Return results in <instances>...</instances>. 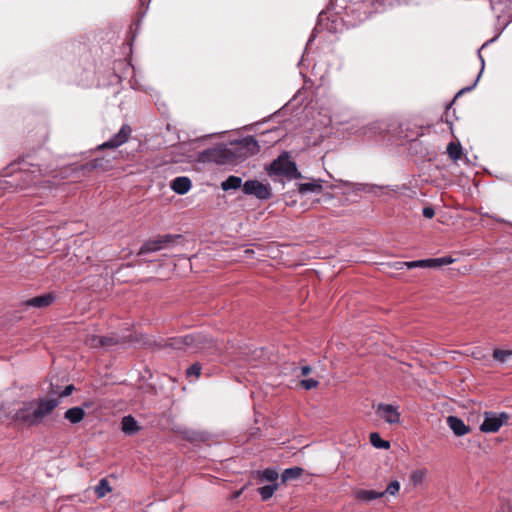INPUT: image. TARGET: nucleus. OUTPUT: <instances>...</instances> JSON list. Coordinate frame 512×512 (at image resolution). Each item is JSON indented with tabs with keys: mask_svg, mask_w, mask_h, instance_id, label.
Listing matches in <instances>:
<instances>
[{
	"mask_svg": "<svg viewBox=\"0 0 512 512\" xmlns=\"http://www.w3.org/2000/svg\"><path fill=\"white\" fill-rule=\"evenodd\" d=\"M377 415L389 424H397L400 422V413L397 407L391 404H379L376 409Z\"/></svg>",
	"mask_w": 512,
	"mask_h": 512,
	"instance_id": "obj_8",
	"label": "nucleus"
},
{
	"mask_svg": "<svg viewBox=\"0 0 512 512\" xmlns=\"http://www.w3.org/2000/svg\"><path fill=\"white\" fill-rule=\"evenodd\" d=\"M311 370L312 369L310 366H303V367H301V375L307 376L311 372Z\"/></svg>",
	"mask_w": 512,
	"mask_h": 512,
	"instance_id": "obj_36",
	"label": "nucleus"
},
{
	"mask_svg": "<svg viewBox=\"0 0 512 512\" xmlns=\"http://www.w3.org/2000/svg\"><path fill=\"white\" fill-rule=\"evenodd\" d=\"M258 476L265 481L275 482L278 479V472L274 469H265L258 472Z\"/></svg>",
	"mask_w": 512,
	"mask_h": 512,
	"instance_id": "obj_26",
	"label": "nucleus"
},
{
	"mask_svg": "<svg viewBox=\"0 0 512 512\" xmlns=\"http://www.w3.org/2000/svg\"><path fill=\"white\" fill-rule=\"evenodd\" d=\"M510 356H512V350L495 349L493 352V358L499 362H505Z\"/></svg>",
	"mask_w": 512,
	"mask_h": 512,
	"instance_id": "obj_28",
	"label": "nucleus"
},
{
	"mask_svg": "<svg viewBox=\"0 0 512 512\" xmlns=\"http://www.w3.org/2000/svg\"><path fill=\"white\" fill-rule=\"evenodd\" d=\"M41 176V172L39 168L33 166V169L30 171H24L21 173V178L29 185L30 183L35 182Z\"/></svg>",
	"mask_w": 512,
	"mask_h": 512,
	"instance_id": "obj_21",
	"label": "nucleus"
},
{
	"mask_svg": "<svg viewBox=\"0 0 512 512\" xmlns=\"http://www.w3.org/2000/svg\"><path fill=\"white\" fill-rule=\"evenodd\" d=\"M447 153L453 160L460 159L462 153L460 144H456L454 142L449 143L447 147Z\"/></svg>",
	"mask_w": 512,
	"mask_h": 512,
	"instance_id": "obj_27",
	"label": "nucleus"
},
{
	"mask_svg": "<svg viewBox=\"0 0 512 512\" xmlns=\"http://www.w3.org/2000/svg\"><path fill=\"white\" fill-rule=\"evenodd\" d=\"M400 490V483L399 481L397 480H394L392 482H390V484L387 486V488L385 489V495L388 494V495H391V496H395Z\"/></svg>",
	"mask_w": 512,
	"mask_h": 512,
	"instance_id": "obj_30",
	"label": "nucleus"
},
{
	"mask_svg": "<svg viewBox=\"0 0 512 512\" xmlns=\"http://www.w3.org/2000/svg\"><path fill=\"white\" fill-rule=\"evenodd\" d=\"M422 213H423V216L425 218H428V219L433 218L434 215H435V211H434V209L432 207H425V208H423Z\"/></svg>",
	"mask_w": 512,
	"mask_h": 512,
	"instance_id": "obj_34",
	"label": "nucleus"
},
{
	"mask_svg": "<svg viewBox=\"0 0 512 512\" xmlns=\"http://www.w3.org/2000/svg\"><path fill=\"white\" fill-rule=\"evenodd\" d=\"M426 476L425 470H416L411 473L410 479L414 485H420Z\"/></svg>",
	"mask_w": 512,
	"mask_h": 512,
	"instance_id": "obj_29",
	"label": "nucleus"
},
{
	"mask_svg": "<svg viewBox=\"0 0 512 512\" xmlns=\"http://www.w3.org/2000/svg\"><path fill=\"white\" fill-rule=\"evenodd\" d=\"M385 492H377L374 490L359 489L355 492V498L362 502H370L372 500L381 498Z\"/></svg>",
	"mask_w": 512,
	"mask_h": 512,
	"instance_id": "obj_14",
	"label": "nucleus"
},
{
	"mask_svg": "<svg viewBox=\"0 0 512 512\" xmlns=\"http://www.w3.org/2000/svg\"><path fill=\"white\" fill-rule=\"evenodd\" d=\"M191 186V180L188 177L184 176L176 177L171 182V189L179 195L186 194L191 189Z\"/></svg>",
	"mask_w": 512,
	"mask_h": 512,
	"instance_id": "obj_11",
	"label": "nucleus"
},
{
	"mask_svg": "<svg viewBox=\"0 0 512 512\" xmlns=\"http://www.w3.org/2000/svg\"><path fill=\"white\" fill-rule=\"evenodd\" d=\"M370 442L371 444L378 449H389L390 443L386 440H383L380 435L376 432L370 434Z\"/></svg>",
	"mask_w": 512,
	"mask_h": 512,
	"instance_id": "obj_22",
	"label": "nucleus"
},
{
	"mask_svg": "<svg viewBox=\"0 0 512 512\" xmlns=\"http://www.w3.org/2000/svg\"><path fill=\"white\" fill-rule=\"evenodd\" d=\"M242 186V179L237 176H229L225 181L221 183V188L224 191L236 190Z\"/></svg>",
	"mask_w": 512,
	"mask_h": 512,
	"instance_id": "obj_17",
	"label": "nucleus"
},
{
	"mask_svg": "<svg viewBox=\"0 0 512 512\" xmlns=\"http://www.w3.org/2000/svg\"><path fill=\"white\" fill-rule=\"evenodd\" d=\"M269 174L286 176L294 179L301 177V174L297 170L296 164L290 161L287 154L280 155L270 164Z\"/></svg>",
	"mask_w": 512,
	"mask_h": 512,
	"instance_id": "obj_4",
	"label": "nucleus"
},
{
	"mask_svg": "<svg viewBox=\"0 0 512 512\" xmlns=\"http://www.w3.org/2000/svg\"><path fill=\"white\" fill-rule=\"evenodd\" d=\"M187 376H194L198 378L201 373V366L198 363L193 364L187 369Z\"/></svg>",
	"mask_w": 512,
	"mask_h": 512,
	"instance_id": "obj_32",
	"label": "nucleus"
},
{
	"mask_svg": "<svg viewBox=\"0 0 512 512\" xmlns=\"http://www.w3.org/2000/svg\"><path fill=\"white\" fill-rule=\"evenodd\" d=\"M174 237L171 235L160 236L156 239L146 241L140 248L138 255L145 253L157 252L164 248H167L173 241Z\"/></svg>",
	"mask_w": 512,
	"mask_h": 512,
	"instance_id": "obj_7",
	"label": "nucleus"
},
{
	"mask_svg": "<svg viewBox=\"0 0 512 512\" xmlns=\"http://www.w3.org/2000/svg\"><path fill=\"white\" fill-rule=\"evenodd\" d=\"M121 429L125 434L132 435L137 433L140 427L132 416H125L121 421Z\"/></svg>",
	"mask_w": 512,
	"mask_h": 512,
	"instance_id": "obj_15",
	"label": "nucleus"
},
{
	"mask_svg": "<svg viewBox=\"0 0 512 512\" xmlns=\"http://www.w3.org/2000/svg\"><path fill=\"white\" fill-rule=\"evenodd\" d=\"M59 404L58 399H39L25 402L14 415V421L25 427L40 424Z\"/></svg>",
	"mask_w": 512,
	"mask_h": 512,
	"instance_id": "obj_2",
	"label": "nucleus"
},
{
	"mask_svg": "<svg viewBox=\"0 0 512 512\" xmlns=\"http://www.w3.org/2000/svg\"><path fill=\"white\" fill-rule=\"evenodd\" d=\"M244 253H245V255L250 256L254 253V251L252 249H245Z\"/></svg>",
	"mask_w": 512,
	"mask_h": 512,
	"instance_id": "obj_37",
	"label": "nucleus"
},
{
	"mask_svg": "<svg viewBox=\"0 0 512 512\" xmlns=\"http://www.w3.org/2000/svg\"><path fill=\"white\" fill-rule=\"evenodd\" d=\"M453 262H454V259L451 257L427 259V268L440 267V266L451 264Z\"/></svg>",
	"mask_w": 512,
	"mask_h": 512,
	"instance_id": "obj_24",
	"label": "nucleus"
},
{
	"mask_svg": "<svg viewBox=\"0 0 512 512\" xmlns=\"http://www.w3.org/2000/svg\"><path fill=\"white\" fill-rule=\"evenodd\" d=\"M277 487L278 484L274 483L259 488V493L261 495L262 500L266 501L270 499L273 496L274 492L276 491Z\"/></svg>",
	"mask_w": 512,
	"mask_h": 512,
	"instance_id": "obj_25",
	"label": "nucleus"
},
{
	"mask_svg": "<svg viewBox=\"0 0 512 512\" xmlns=\"http://www.w3.org/2000/svg\"><path fill=\"white\" fill-rule=\"evenodd\" d=\"M170 346L188 352H198L216 348L212 339L202 334H191L171 339Z\"/></svg>",
	"mask_w": 512,
	"mask_h": 512,
	"instance_id": "obj_3",
	"label": "nucleus"
},
{
	"mask_svg": "<svg viewBox=\"0 0 512 512\" xmlns=\"http://www.w3.org/2000/svg\"><path fill=\"white\" fill-rule=\"evenodd\" d=\"M115 343L116 341L113 338L97 335H90L85 340V344L91 348L111 346Z\"/></svg>",
	"mask_w": 512,
	"mask_h": 512,
	"instance_id": "obj_12",
	"label": "nucleus"
},
{
	"mask_svg": "<svg viewBox=\"0 0 512 512\" xmlns=\"http://www.w3.org/2000/svg\"><path fill=\"white\" fill-rule=\"evenodd\" d=\"M84 416L85 411L81 407L70 408L64 414L65 419H67L72 424L79 423L83 420Z\"/></svg>",
	"mask_w": 512,
	"mask_h": 512,
	"instance_id": "obj_16",
	"label": "nucleus"
},
{
	"mask_svg": "<svg viewBox=\"0 0 512 512\" xmlns=\"http://www.w3.org/2000/svg\"><path fill=\"white\" fill-rule=\"evenodd\" d=\"M242 190L247 195H254L258 199H268L271 197L270 188L257 180H248L243 186Z\"/></svg>",
	"mask_w": 512,
	"mask_h": 512,
	"instance_id": "obj_6",
	"label": "nucleus"
},
{
	"mask_svg": "<svg viewBox=\"0 0 512 512\" xmlns=\"http://www.w3.org/2000/svg\"><path fill=\"white\" fill-rule=\"evenodd\" d=\"M403 267H407L408 269L412 268H427V259L424 260H416V261H409V262H396L394 264V268L396 269H402Z\"/></svg>",
	"mask_w": 512,
	"mask_h": 512,
	"instance_id": "obj_20",
	"label": "nucleus"
},
{
	"mask_svg": "<svg viewBox=\"0 0 512 512\" xmlns=\"http://www.w3.org/2000/svg\"><path fill=\"white\" fill-rule=\"evenodd\" d=\"M447 424L453 433L458 437L464 436L470 432V428L456 416H449L447 418Z\"/></svg>",
	"mask_w": 512,
	"mask_h": 512,
	"instance_id": "obj_10",
	"label": "nucleus"
},
{
	"mask_svg": "<svg viewBox=\"0 0 512 512\" xmlns=\"http://www.w3.org/2000/svg\"><path fill=\"white\" fill-rule=\"evenodd\" d=\"M484 421L480 425L483 433H496L503 425H506L510 419V415L506 412L496 413L486 411L483 414Z\"/></svg>",
	"mask_w": 512,
	"mask_h": 512,
	"instance_id": "obj_5",
	"label": "nucleus"
},
{
	"mask_svg": "<svg viewBox=\"0 0 512 512\" xmlns=\"http://www.w3.org/2000/svg\"><path fill=\"white\" fill-rule=\"evenodd\" d=\"M298 190L301 194H305L307 192H320L322 190V185L319 181H313L309 183H300L298 185Z\"/></svg>",
	"mask_w": 512,
	"mask_h": 512,
	"instance_id": "obj_18",
	"label": "nucleus"
},
{
	"mask_svg": "<svg viewBox=\"0 0 512 512\" xmlns=\"http://www.w3.org/2000/svg\"><path fill=\"white\" fill-rule=\"evenodd\" d=\"M54 300V296L51 294H45L33 297L25 302V305L36 308H44L49 306Z\"/></svg>",
	"mask_w": 512,
	"mask_h": 512,
	"instance_id": "obj_13",
	"label": "nucleus"
},
{
	"mask_svg": "<svg viewBox=\"0 0 512 512\" xmlns=\"http://www.w3.org/2000/svg\"><path fill=\"white\" fill-rule=\"evenodd\" d=\"M260 147L254 137L248 136L241 140L230 143L225 149H209L202 152L203 160H214L217 162L232 161L247 158L259 152Z\"/></svg>",
	"mask_w": 512,
	"mask_h": 512,
	"instance_id": "obj_1",
	"label": "nucleus"
},
{
	"mask_svg": "<svg viewBox=\"0 0 512 512\" xmlns=\"http://www.w3.org/2000/svg\"><path fill=\"white\" fill-rule=\"evenodd\" d=\"M319 382L315 379H304L302 381H300V385L306 389V390H311V389H314L318 386Z\"/></svg>",
	"mask_w": 512,
	"mask_h": 512,
	"instance_id": "obj_31",
	"label": "nucleus"
},
{
	"mask_svg": "<svg viewBox=\"0 0 512 512\" xmlns=\"http://www.w3.org/2000/svg\"><path fill=\"white\" fill-rule=\"evenodd\" d=\"M73 390H74L73 385L66 386L65 389L63 390V392L61 393V397L69 396Z\"/></svg>",
	"mask_w": 512,
	"mask_h": 512,
	"instance_id": "obj_35",
	"label": "nucleus"
},
{
	"mask_svg": "<svg viewBox=\"0 0 512 512\" xmlns=\"http://www.w3.org/2000/svg\"><path fill=\"white\" fill-rule=\"evenodd\" d=\"M242 491H243V489H241V490L237 491V492L234 494V498L239 497V496L241 495Z\"/></svg>",
	"mask_w": 512,
	"mask_h": 512,
	"instance_id": "obj_38",
	"label": "nucleus"
},
{
	"mask_svg": "<svg viewBox=\"0 0 512 512\" xmlns=\"http://www.w3.org/2000/svg\"><path fill=\"white\" fill-rule=\"evenodd\" d=\"M132 129L129 125L125 124L121 127L119 132L114 135L110 140L107 142H104L102 145L99 146L100 149L102 148H117L121 146L122 144L126 143L131 135Z\"/></svg>",
	"mask_w": 512,
	"mask_h": 512,
	"instance_id": "obj_9",
	"label": "nucleus"
},
{
	"mask_svg": "<svg viewBox=\"0 0 512 512\" xmlns=\"http://www.w3.org/2000/svg\"><path fill=\"white\" fill-rule=\"evenodd\" d=\"M83 168L87 169V170H92V169H97V168H104V166H103L102 160L95 159V160L87 163Z\"/></svg>",
	"mask_w": 512,
	"mask_h": 512,
	"instance_id": "obj_33",
	"label": "nucleus"
},
{
	"mask_svg": "<svg viewBox=\"0 0 512 512\" xmlns=\"http://www.w3.org/2000/svg\"><path fill=\"white\" fill-rule=\"evenodd\" d=\"M94 491L98 498H103L106 496V494L111 491V487L107 479H101L98 485L95 487Z\"/></svg>",
	"mask_w": 512,
	"mask_h": 512,
	"instance_id": "obj_23",
	"label": "nucleus"
},
{
	"mask_svg": "<svg viewBox=\"0 0 512 512\" xmlns=\"http://www.w3.org/2000/svg\"><path fill=\"white\" fill-rule=\"evenodd\" d=\"M302 473L303 469L300 467L288 468L282 472L281 479L283 482H288L290 480L299 478Z\"/></svg>",
	"mask_w": 512,
	"mask_h": 512,
	"instance_id": "obj_19",
	"label": "nucleus"
}]
</instances>
